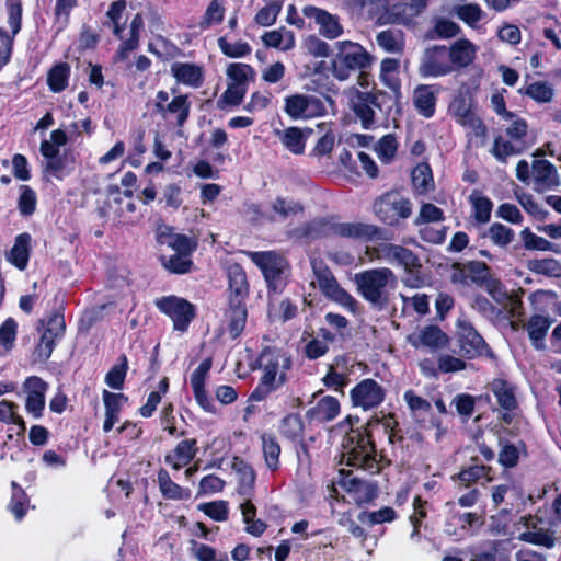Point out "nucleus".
<instances>
[{"instance_id": "17", "label": "nucleus", "mask_w": 561, "mask_h": 561, "mask_svg": "<svg viewBox=\"0 0 561 561\" xmlns=\"http://www.w3.org/2000/svg\"><path fill=\"white\" fill-rule=\"evenodd\" d=\"M407 341L414 348H426L433 353L449 344L448 335L437 325H425L409 334Z\"/></svg>"}, {"instance_id": "18", "label": "nucleus", "mask_w": 561, "mask_h": 561, "mask_svg": "<svg viewBox=\"0 0 561 561\" xmlns=\"http://www.w3.org/2000/svg\"><path fill=\"white\" fill-rule=\"evenodd\" d=\"M285 113L294 119L321 115L325 110L320 99L313 95L294 94L285 98Z\"/></svg>"}, {"instance_id": "3", "label": "nucleus", "mask_w": 561, "mask_h": 561, "mask_svg": "<svg viewBox=\"0 0 561 561\" xmlns=\"http://www.w3.org/2000/svg\"><path fill=\"white\" fill-rule=\"evenodd\" d=\"M341 462L370 474H375L380 470L375 446L369 435L359 428H351L344 436Z\"/></svg>"}, {"instance_id": "58", "label": "nucleus", "mask_w": 561, "mask_h": 561, "mask_svg": "<svg viewBox=\"0 0 561 561\" xmlns=\"http://www.w3.org/2000/svg\"><path fill=\"white\" fill-rule=\"evenodd\" d=\"M18 405L13 402L2 400L0 402V422L12 423L18 426V435H21L25 431L24 420L15 413Z\"/></svg>"}, {"instance_id": "63", "label": "nucleus", "mask_w": 561, "mask_h": 561, "mask_svg": "<svg viewBox=\"0 0 561 561\" xmlns=\"http://www.w3.org/2000/svg\"><path fill=\"white\" fill-rule=\"evenodd\" d=\"M445 219L444 211L431 203L421 206L419 216L414 219L415 226H422L428 222H440Z\"/></svg>"}, {"instance_id": "54", "label": "nucleus", "mask_w": 561, "mask_h": 561, "mask_svg": "<svg viewBox=\"0 0 561 561\" xmlns=\"http://www.w3.org/2000/svg\"><path fill=\"white\" fill-rule=\"evenodd\" d=\"M403 267L404 271L421 270L422 264L420 257L410 249L397 244L393 264Z\"/></svg>"}, {"instance_id": "12", "label": "nucleus", "mask_w": 561, "mask_h": 561, "mask_svg": "<svg viewBox=\"0 0 561 561\" xmlns=\"http://www.w3.org/2000/svg\"><path fill=\"white\" fill-rule=\"evenodd\" d=\"M157 308L173 321L174 330L184 332L195 317V309L187 300L176 296H165L156 301Z\"/></svg>"}, {"instance_id": "55", "label": "nucleus", "mask_w": 561, "mask_h": 561, "mask_svg": "<svg viewBox=\"0 0 561 561\" xmlns=\"http://www.w3.org/2000/svg\"><path fill=\"white\" fill-rule=\"evenodd\" d=\"M220 51L229 58H242L251 54V46L243 41L229 42L226 37L218 38Z\"/></svg>"}, {"instance_id": "21", "label": "nucleus", "mask_w": 561, "mask_h": 561, "mask_svg": "<svg viewBox=\"0 0 561 561\" xmlns=\"http://www.w3.org/2000/svg\"><path fill=\"white\" fill-rule=\"evenodd\" d=\"M439 92L440 85L438 84H419L414 88L412 104L419 115L424 118L435 115Z\"/></svg>"}, {"instance_id": "29", "label": "nucleus", "mask_w": 561, "mask_h": 561, "mask_svg": "<svg viewBox=\"0 0 561 561\" xmlns=\"http://www.w3.org/2000/svg\"><path fill=\"white\" fill-rule=\"evenodd\" d=\"M535 188L539 192L559 185L556 167L548 160H535L533 163Z\"/></svg>"}, {"instance_id": "43", "label": "nucleus", "mask_w": 561, "mask_h": 561, "mask_svg": "<svg viewBox=\"0 0 561 561\" xmlns=\"http://www.w3.org/2000/svg\"><path fill=\"white\" fill-rule=\"evenodd\" d=\"M518 540L545 549H553L557 545L558 538L554 530L546 528L541 531H523L518 535Z\"/></svg>"}, {"instance_id": "28", "label": "nucleus", "mask_w": 561, "mask_h": 561, "mask_svg": "<svg viewBox=\"0 0 561 561\" xmlns=\"http://www.w3.org/2000/svg\"><path fill=\"white\" fill-rule=\"evenodd\" d=\"M170 70L175 80L184 85L199 88L204 82L203 67L196 64L174 62Z\"/></svg>"}, {"instance_id": "62", "label": "nucleus", "mask_w": 561, "mask_h": 561, "mask_svg": "<svg viewBox=\"0 0 561 561\" xmlns=\"http://www.w3.org/2000/svg\"><path fill=\"white\" fill-rule=\"evenodd\" d=\"M529 267L533 272L549 277L561 276V264L554 259H541L531 261Z\"/></svg>"}, {"instance_id": "23", "label": "nucleus", "mask_w": 561, "mask_h": 561, "mask_svg": "<svg viewBox=\"0 0 561 561\" xmlns=\"http://www.w3.org/2000/svg\"><path fill=\"white\" fill-rule=\"evenodd\" d=\"M211 368V359L206 358L191 375V386L198 405L206 412L214 413L215 407L205 390V380Z\"/></svg>"}, {"instance_id": "19", "label": "nucleus", "mask_w": 561, "mask_h": 561, "mask_svg": "<svg viewBox=\"0 0 561 561\" xmlns=\"http://www.w3.org/2000/svg\"><path fill=\"white\" fill-rule=\"evenodd\" d=\"M302 14L306 18L313 19L319 26V34L327 39L333 41L344 34V27L341 24L340 18L327 10L306 5L302 9Z\"/></svg>"}, {"instance_id": "50", "label": "nucleus", "mask_w": 561, "mask_h": 561, "mask_svg": "<svg viewBox=\"0 0 561 561\" xmlns=\"http://www.w3.org/2000/svg\"><path fill=\"white\" fill-rule=\"evenodd\" d=\"M271 209L273 213L270 215V219L276 221L285 220L300 213L302 207L294 201L277 197L271 203Z\"/></svg>"}, {"instance_id": "16", "label": "nucleus", "mask_w": 561, "mask_h": 561, "mask_svg": "<svg viewBox=\"0 0 561 561\" xmlns=\"http://www.w3.org/2000/svg\"><path fill=\"white\" fill-rule=\"evenodd\" d=\"M456 335L459 346L467 357L473 358L488 353V345L483 337L467 319L457 320Z\"/></svg>"}, {"instance_id": "38", "label": "nucleus", "mask_w": 561, "mask_h": 561, "mask_svg": "<svg viewBox=\"0 0 561 561\" xmlns=\"http://www.w3.org/2000/svg\"><path fill=\"white\" fill-rule=\"evenodd\" d=\"M262 42L266 47L276 48L282 51L290 50L296 45L294 33L284 27L265 32L262 36Z\"/></svg>"}, {"instance_id": "14", "label": "nucleus", "mask_w": 561, "mask_h": 561, "mask_svg": "<svg viewBox=\"0 0 561 561\" xmlns=\"http://www.w3.org/2000/svg\"><path fill=\"white\" fill-rule=\"evenodd\" d=\"M5 10L11 35L0 28V69L8 64L12 53L14 36L21 30L22 0H5Z\"/></svg>"}, {"instance_id": "15", "label": "nucleus", "mask_w": 561, "mask_h": 561, "mask_svg": "<svg viewBox=\"0 0 561 561\" xmlns=\"http://www.w3.org/2000/svg\"><path fill=\"white\" fill-rule=\"evenodd\" d=\"M385 389L374 379L367 378L358 382L351 390L354 407L368 411L377 408L385 400Z\"/></svg>"}, {"instance_id": "39", "label": "nucleus", "mask_w": 561, "mask_h": 561, "mask_svg": "<svg viewBox=\"0 0 561 561\" xmlns=\"http://www.w3.org/2000/svg\"><path fill=\"white\" fill-rule=\"evenodd\" d=\"M262 454L267 469L277 471L280 467V445L276 437L272 434L264 433L261 436Z\"/></svg>"}, {"instance_id": "46", "label": "nucleus", "mask_w": 561, "mask_h": 561, "mask_svg": "<svg viewBox=\"0 0 561 561\" xmlns=\"http://www.w3.org/2000/svg\"><path fill=\"white\" fill-rule=\"evenodd\" d=\"M491 390L496 397L500 407L506 411H512L516 408V398L513 387L503 379H495L491 383Z\"/></svg>"}, {"instance_id": "6", "label": "nucleus", "mask_w": 561, "mask_h": 561, "mask_svg": "<svg viewBox=\"0 0 561 561\" xmlns=\"http://www.w3.org/2000/svg\"><path fill=\"white\" fill-rule=\"evenodd\" d=\"M354 282L359 295L380 310L388 305L389 287H393L397 277L390 268L379 267L355 274Z\"/></svg>"}, {"instance_id": "22", "label": "nucleus", "mask_w": 561, "mask_h": 561, "mask_svg": "<svg viewBox=\"0 0 561 561\" xmlns=\"http://www.w3.org/2000/svg\"><path fill=\"white\" fill-rule=\"evenodd\" d=\"M333 232L344 238L359 240H385L383 229L378 226L362 222H341L333 226Z\"/></svg>"}, {"instance_id": "44", "label": "nucleus", "mask_w": 561, "mask_h": 561, "mask_svg": "<svg viewBox=\"0 0 561 561\" xmlns=\"http://www.w3.org/2000/svg\"><path fill=\"white\" fill-rule=\"evenodd\" d=\"M419 13L409 3H396L390 7V11L382 19L388 24L410 25Z\"/></svg>"}, {"instance_id": "35", "label": "nucleus", "mask_w": 561, "mask_h": 561, "mask_svg": "<svg viewBox=\"0 0 561 561\" xmlns=\"http://www.w3.org/2000/svg\"><path fill=\"white\" fill-rule=\"evenodd\" d=\"M471 206V216L479 225H485L490 221L493 202L480 191L474 190L468 197Z\"/></svg>"}, {"instance_id": "13", "label": "nucleus", "mask_w": 561, "mask_h": 561, "mask_svg": "<svg viewBox=\"0 0 561 561\" xmlns=\"http://www.w3.org/2000/svg\"><path fill=\"white\" fill-rule=\"evenodd\" d=\"M249 257L262 271L266 282L276 288L288 267L286 259L274 251L249 252Z\"/></svg>"}, {"instance_id": "56", "label": "nucleus", "mask_w": 561, "mask_h": 561, "mask_svg": "<svg viewBox=\"0 0 561 561\" xmlns=\"http://www.w3.org/2000/svg\"><path fill=\"white\" fill-rule=\"evenodd\" d=\"M514 231L503 224L494 222L489 227L486 237L493 244L506 248L514 240Z\"/></svg>"}, {"instance_id": "48", "label": "nucleus", "mask_w": 561, "mask_h": 561, "mask_svg": "<svg viewBox=\"0 0 561 561\" xmlns=\"http://www.w3.org/2000/svg\"><path fill=\"white\" fill-rule=\"evenodd\" d=\"M448 113L460 126L476 115L471 100L463 95H459L451 101Z\"/></svg>"}, {"instance_id": "52", "label": "nucleus", "mask_w": 561, "mask_h": 561, "mask_svg": "<svg viewBox=\"0 0 561 561\" xmlns=\"http://www.w3.org/2000/svg\"><path fill=\"white\" fill-rule=\"evenodd\" d=\"M461 126L466 129L470 142L474 144L477 147L484 145L488 129L483 121L477 114Z\"/></svg>"}, {"instance_id": "34", "label": "nucleus", "mask_w": 561, "mask_h": 561, "mask_svg": "<svg viewBox=\"0 0 561 561\" xmlns=\"http://www.w3.org/2000/svg\"><path fill=\"white\" fill-rule=\"evenodd\" d=\"M197 453L195 439L181 440L174 450L165 456V462L173 469L180 470L187 466Z\"/></svg>"}, {"instance_id": "51", "label": "nucleus", "mask_w": 561, "mask_h": 561, "mask_svg": "<svg viewBox=\"0 0 561 561\" xmlns=\"http://www.w3.org/2000/svg\"><path fill=\"white\" fill-rule=\"evenodd\" d=\"M12 496L9 503V511L16 520H21L30 508V500L24 490L15 482H12Z\"/></svg>"}, {"instance_id": "30", "label": "nucleus", "mask_w": 561, "mask_h": 561, "mask_svg": "<svg viewBox=\"0 0 561 561\" xmlns=\"http://www.w3.org/2000/svg\"><path fill=\"white\" fill-rule=\"evenodd\" d=\"M229 301L245 302L249 295V284L244 270L239 264L228 267Z\"/></svg>"}, {"instance_id": "9", "label": "nucleus", "mask_w": 561, "mask_h": 561, "mask_svg": "<svg viewBox=\"0 0 561 561\" xmlns=\"http://www.w3.org/2000/svg\"><path fill=\"white\" fill-rule=\"evenodd\" d=\"M376 216L388 226H397L400 219L412 215V203L397 191L380 196L374 204Z\"/></svg>"}, {"instance_id": "2", "label": "nucleus", "mask_w": 561, "mask_h": 561, "mask_svg": "<svg viewBox=\"0 0 561 561\" xmlns=\"http://www.w3.org/2000/svg\"><path fill=\"white\" fill-rule=\"evenodd\" d=\"M157 242L171 251H162L160 254V262L167 271L173 274H185L191 271L192 254L197 247L194 239L176 233L172 227L161 226L157 231Z\"/></svg>"}, {"instance_id": "53", "label": "nucleus", "mask_w": 561, "mask_h": 561, "mask_svg": "<svg viewBox=\"0 0 561 561\" xmlns=\"http://www.w3.org/2000/svg\"><path fill=\"white\" fill-rule=\"evenodd\" d=\"M524 94L537 103H549L553 99L554 90L549 82L537 81L528 84L524 90Z\"/></svg>"}, {"instance_id": "47", "label": "nucleus", "mask_w": 561, "mask_h": 561, "mask_svg": "<svg viewBox=\"0 0 561 561\" xmlns=\"http://www.w3.org/2000/svg\"><path fill=\"white\" fill-rule=\"evenodd\" d=\"M376 42L387 53H401L404 47V37L401 31L386 30L377 34Z\"/></svg>"}, {"instance_id": "8", "label": "nucleus", "mask_w": 561, "mask_h": 561, "mask_svg": "<svg viewBox=\"0 0 561 561\" xmlns=\"http://www.w3.org/2000/svg\"><path fill=\"white\" fill-rule=\"evenodd\" d=\"M311 266L320 291L330 300L354 312L357 307V301L339 285L329 267L317 260L311 261Z\"/></svg>"}, {"instance_id": "59", "label": "nucleus", "mask_w": 561, "mask_h": 561, "mask_svg": "<svg viewBox=\"0 0 561 561\" xmlns=\"http://www.w3.org/2000/svg\"><path fill=\"white\" fill-rule=\"evenodd\" d=\"M18 324L12 319H7L0 327V356L4 355L13 346L16 337Z\"/></svg>"}, {"instance_id": "31", "label": "nucleus", "mask_w": 561, "mask_h": 561, "mask_svg": "<svg viewBox=\"0 0 561 561\" xmlns=\"http://www.w3.org/2000/svg\"><path fill=\"white\" fill-rule=\"evenodd\" d=\"M551 324L552 319L541 314H534L524 323V329L536 350L546 347L545 337Z\"/></svg>"}, {"instance_id": "45", "label": "nucleus", "mask_w": 561, "mask_h": 561, "mask_svg": "<svg viewBox=\"0 0 561 561\" xmlns=\"http://www.w3.org/2000/svg\"><path fill=\"white\" fill-rule=\"evenodd\" d=\"M70 66L67 62H59L55 65L47 75V84L54 93L62 92L69 82Z\"/></svg>"}, {"instance_id": "57", "label": "nucleus", "mask_w": 561, "mask_h": 561, "mask_svg": "<svg viewBox=\"0 0 561 561\" xmlns=\"http://www.w3.org/2000/svg\"><path fill=\"white\" fill-rule=\"evenodd\" d=\"M301 47L308 55L316 58L329 57L331 53L329 44L316 35H308Z\"/></svg>"}, {"instance_id": "5", "label": "nucleus", "mask_w": 561, "mask_h": 561, "mask_svg": "<svg viewBox=\"0 0 561 561\" xmlns=\"http://www.w3.org/2000/svg\"><path fill=\"white\" fill-rule=\"evenodd\" d=\"M393 99L385 92H358L352 101V107L363 128L374 129L388 124L393 107Z\"/></svg>"}, {"instance_id": "61", "label": "nucleus", "mask_w": 561, "mask_h": 561, "mask_svg": "<svg viewBox=\"0 0 561 561\" xmlns=\"http://www.w3.org/2000/svg\"><path fill=\"white\" fill-rule=\"evenodd\" d=\"M280 10L282 3L276 0H272L259 10L254 20L261 26H271L276 22Z\"/></svg>"}, {"instance_id": "36", "label": "nucleus", "mask_w": 561, "mask_h": 561, "mask_svg": "<svg viewBox=\"0 0 561 561\" xmlns=\"http://www.w3.org/2000/svg\"><path fill=\"white\" fill-rule=\"evenodd\" d=\"M283 146L294 154L305 151L308 133L298 127H288L284 130H275Z\"/></svg>"}, {"instance_id": "7", "label": "nucleus", "mask_w": 561, "mask_h": 561, "mask_svg": "<svg viewBox=\"0 0 561 561\" xmlns=\"http://www.w3.org/2000/svg\"><path fill=\"white\" fill-rule=\"evenodd\" d=\"M507 124L504 135L495 137L491 153L500 162H506L511 156L524 152L527 147L528 124L520 116L513 114V117L504 118Z\"/></svg>"}, {"instance_id": "26", "label": "nucleus", "mask_w": 561, "mask_h": 561, "mask_svg": "<svg viewBox=\"0 0 561 561\" xmlns=\"http://www.w3.org/2000/svg\"><path fill=\"white\" fill-rule=\"evenodd\" d=\"M340 412L341 405L339 400L332 396H324L307 411V417L311 422L325 423L335 420Z\"/></svg>"}, {"instance_id": "32", "label": "nucleus", "mask_w": 561, "mask_h": 561, "mask_svg": "<svg viewBox=\"0 0 561 561\" xmlns=\"http://www.w3.org/2000/svg\"><path fill=\"white\" fill-rule=\"evenodd\" d=\"M232 469L238 474V494L240 496H253L256 473L252 466L239 457L232 460Z\"/></svg>"}, {"instance_id": "64", "label": "nucleus", "mask_w": 561, "mask_h": 561, "mask_svg": "<svg viewBox=\"0 0 561 561\" xmlns=\"http://www.w3.org/2000/svg\"><path fill=\"white\" fill-rule=\"evenodd\" d=\"M524 247L527 250L554 251V244L547 239L533 233L528 228L520 232Z\"/></svg>"}, {"instance_id": "33", "label": "nucleus", "mask_w": 561, "mask_h": 561, "mask_svg": "<svg viewBox=\"0 0 561 561\" xmlns=\"http://www.w3.org/2000/svg\"><path fill=\"white\" fill-rule=\"evenodd\" d=\"M31 240V234L27 232L16 236L13 247L5 253L7 260L20 271H24L27 267Z\"/></svg>"}, {"instance_id": "27", "label": "nucleus", "mask_w": 561, "mask_h": 561, "mask_svg": "<svg viewBox=\"0 0 561 561\" xmlns=\"http://www.w3.org/2000/svg\"><path fill=\"white\" fill-rule=\"evenodd\" d=\"M248 311L245 302L229 301V307L225 314L226 329L232 340L238 339L247 324Z\"/></svg>"}, {"instance_id": "24", "label": "nucleus", "mask_w": 561, "mask_h": 561, "mask_svg": "<svg viewBox=\"0 0 561 561\" xmlns=\"http://www.w3.org/2000/svg\"><path fill=\"white\" fill-rule=\"evenodd\" d=\"M453 70H458L471 65L478 53V46L467 38L458 39L447 47Z\"/></svg>"}, {"instance_id": "20", "label": "nucleus", "mask_w": 561, "mask_h": 561, "mask_svg": "<svg viewBox=\"0 0 561 561\" xmlns=\"http://www.w3.org/2000/svg\"><path fill=\"white\" fill-rule=\"evenodd\" d=\"M26 393L25 410L34 419H39L45 409V394L48 390V383L37 376L27 377L24 381Z\"/></svg>"}, {"instance_id": "4", "label": "nucleus", "mask_w": 561, "mask_h": 561, "mask_svg": "<svg viewBox=\"0 0 561 561\" xmlns=\"http://www.w3.org/2000/svg\"><path fill=\"white\" fill-rule=\"evenodd\" d=\"M336 53L331 59V73L339 81H346L352 73L370 68L374 57L359 43L339 41L335 43Z\"/></svg>"}, {"instance_id": "11", "label": "nucleus", "mask_w": 561, "mask_h": 561, "mask_svg": "<svg viewBox=\"0 0 561 561\" xmlns=\"http://www.w3.org/2000/svg\"><path fill=\"white\" fill-rule=\"evenodd\" d=\"M156 112L164 119L182 127L188 118L191 103L187 95H176L170 100L167 91H158L154 103Z\"/></svg>"}, {"instance_id": "1", "label": "nucleus", "mask_w": 561, "mask_h": 561, "mask_svg": "<svg viewBox=\"0 0 561 561\" xmlns=\"http://www.w3.org/2000/svg\"><path fill=\"white\" fill-rule=\"evenodd\" d=\"M291 367L290 356L282 348L265 347L257 357L261 377L257 386L250 394L252 401H263L272 392L277 391L287 382V374Z\"/></svg>"}, {"instance_id": "25", "label": "nucleus", "mask_w": 561, "mask_h": 561, "mask_svg": "<svg viewBox=\"0 0 561 561\" xmlns=\"http://www.w3.org/2000/svg\"><path fill=\"white\" fill-rule=\"evenodd\" d=\"M335 483L347 493L353 494V500L358 503L366 502L374 495V489L370 483L352 473L345 474L344 469L340 471V478Z\"/></svg>"}, {"instance_id": "41", "label": "nucleus", "mask_w": 561, "mask_h": 561, "mask_svg": "<svg viewBox=\"0 0 561 561\" xmlns=\"http://www.w3.org/2000/svg\"><path fill=\"white\" fill-rule=\"evenodd\" d=\"M158 483L160 491L165 499L187 500L191 496V491L172 481L169 472L164 469H160L158 472Z\"/></svg>"}, {"instance_id": "37", "label": "nucleus", "mask_w": 561, "mask_h": 561, "mask_svg": "<svg viewBox=\"0 0 561 561\" xmlns=\"http://www.w3.org/2000/svg\"><path fill=\"white\" fill-rule=\"evenodd\" d=\"M453 12L459 20L474 31L481 30V22L486 19V13L478 3L456 5Z\"/></svg>"}, {"instance_id": "49", "label": "nucleus", "mask_w": 561, "mask_h": 561, "mask_svg": "<svg viewBox=\"0 0 561 561\" xmlns=\"http://www.w3.org/2000/svg\"><path fill=\"white\" fill-rule=\"evenodd\" d=\"M399 67V61L393 58H386L380 65V80L393 92H399L400 90Z\"/></svg>"}, {"instance_id": "60", "label": "nucleus", "mask_w": 561, "mask_h": 561, "mask_svg": "<svg viewBox=\"0 0 561 561\" xmlns=\"http://www.w3.org/2000/svg\"><path fill=\"white\" fill-rule=\"evenodd\" d=\"M127 373V358L122 356L119 363L114 365L105 376L106 385L112 389H122Z\"/></svg>"}, {"instance_id": "40", "label": "nucleus", "mask_w": 561, "mask_h": 561, "mask_svg": "<svg viewBox=\"0 0 561 561\" xmlns=\"http://www.w3.org/2000/svg\"><path fill=\"white\" fill-rule=\"evenodd\" d=\"M225 14V0H211L206 7L204 14L198 22L199 30L206 31L216 25H219L224 21Z\"/></svg>"}, {"instance_id": "42", "label": "nucleus", "mask_w": 561, "mask_h": 561, "mask_svg": "<svg viewBox=\"0 0 561 561\" xmlns=\"http://www.w3.org/2000/svg\"><path fill=\"white\" fill-rule=\"evenodd\" d=\"M413 190L417 194H425L434 190L432 169L427 163L417 164L411 174Z\"/></svg>"}, {"instance_id": "10", "label": "nucleus", "mask_w": 561, "mask_h": 561, "mask_svg": "<svg viewBox=\"0 0 561 561\" xmlns=\"http://www.w3.org/2000/svg\"><path fill=\"white\" fill-rule=\"evenodd\" d=\"M454 72L447 46L435 45L426 48L421 57L419 75L422 78H439Z\"/></svg>"}]
</instances>
